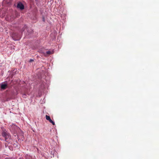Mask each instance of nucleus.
Instances as JSON below:
<instances>
[{
  "label": "nucleus",
  "mask_w": 159,
  "mask_h": 159,
  "mask_svg": "<svg viewBox=\"0 0 159 159\" xmlns=\"http://www.w3.org/2000/svg\"><path fill=\"white\" fill-rule=\"evenodd\" d=\"M2 136L4 137L5 141L8 142L11 138L10 134L4 129H2Z\"/></svg>",
  "instance_id": "obj_1"
},
{
  "label": "nucleus",
  "mask_w": 159,
  "mask_h": 159,
  "mask_svg": "<svg viewBox=\"0 0 159 159\" xmlns=\"http://www.w3.org/2000/svg\"><path fill=\"white\" fill-rule=\"evenodd\" d=\"M8 87V85L6 82L0 84V90L2 91L5 90Z\"/></svg>",
  "instance_id": "obj_2"
},
{
  "label": "nucleus",
  "mask_w": 159,
  "mask_h": 159,
  "mask_svg": "<svg viewBox=\"0 0 159 159\" xmlns=\"http://www.w3.org/2000/svg\"><path fill=\"white\" fill-rule=\"evenodd\" d=\"M17 7L21 10H23L25 8L24 5L20 2H19L17 3Z\"/></svg>",
  "instance_id": "obj_3"
},
{
  "label": "nucleus",
  "mask_w": 159,
  "mask_h": 159,
  "mask_svg": "<svg viewBox=\"0 0 159 159\" xmlns=\"http://www.w3.org/2000/svg\"><path fill=\"white\" fill-rule=\"evenodd\" d=\"M46 119L49 121L51 123H52L53 125H55V122L53 121L51 119L49 116L46 115Z\"/></svg>",
  "instance_id": "obj_4"
},
{
  "label": "nucleus",
  "mask_w": 159,
  "mask_h": 159,
  "mask_svg": "<svg viewBox=\"0 0 159 159\" xmlns=\"http://www.w3.org/2000/svg\"><path fill=\"white\" fill-rule=\"evenodd\" d=\"M46 53L47 55H50L52 53L50 51H48L46 52Z\"/></svg>",
  "instance_id": "obj_5"
},
{
  "label": "nucleus",
  "mask_w": 159,
  "mask_h": 159,
  "mask_svg": "<svg viewBox=\"0 0 159 159\" xmlns=\"http://www.w3.org/2000/svg\"><path fill=\"white\" fill-rule=\"evenodd\" d=\"M33 61H34V60H33V59H30V61H29V62H32Z\"/></svg>",
  "instance_id": "obj_6"
},
{
  "label": "nucleus",
  "mask_w": 159,
  "mask_h": 159,
  "mask_svg": "<svg viewBox=\"0 0 159 159\" xmlns=\"http://www.w3.org/2000/svg\"><path fill=\"white\" fill-rule=\"evenodd\" d=\"M16 34H12V37H13L16 36Z\"/></svg>",
  "instance_id": "obj_7"
},
{
  "label": "nucleus",
  "mask_w": 159,
  "mask_h": 159,
  "mask_svg": "<svg viewBox=\"0 0 159 159\" xmlns=\"http://www.w3.org/2000/svg\"><path fill=\"white\" fill-rule=\"evenodd\" d=\"M14 39L15 40H19V39Z\"/></svg>",
  "instance_id": "obj_8"
},
{
  "label": "nucleus",
  "mask_w": 159,
  "mask_h": 159,
  "mask_svg": "<svg viewBox=\"0 0 159 159\" xmlns=\"http://www.w3.org/2000/svg\"><path fill=\"white\" fill-rule=\"evenodd\" d=\"M26 96V95H23V97H24V98H25V97Z\"/></svg>",
  "instance_id": "obj_9"
}]
</instances>
